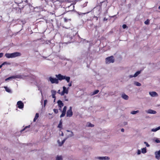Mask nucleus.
<instances>
[{"label":"nucleus","mask_w":160,"mask_h":160,"mask_svg":"<svg viewBox=\"0 0 160 160\" xmlns=\"http://www.w3.org/2000/svg\"><path fill=\"white\" fill-rule=\"evenodd\" d=\"M21 54L20 52H16L11 53H6L5 56L8 58H14L20 56Z\"/></svg>","instance_id":"1"},{"label":"nucleus","mask_w":160,"mask_h":160,"mask_svg":"<svg viewBox=\"0 0 160 160\" xmlns=\"http://www.w3.org/2000/svg\"><path fill=\"white\" fill-rule=\"evenodd\" d=\"M56 77L57 79L58 80L62 81V80L65 79L68 82H69L70 78L69 77H66L65 76H63L61 74H58V75H56Z\"/></svg>","instance_id":"2"},{"label":"nucleus","mask_w":160,"mask_h":160,"mask_svg":"<svg viewBox=\"0 0 160 160\" xmlns=\"http://www.w3.org/2000/svg\"><path fill=\"white\" fill-rule=\"evenodd\" d=\"M114 62V59L113 56H111L105 59V62L107 64L113 63Z\"/></svg>","instance_id":"3"},{"label":"nucleus","mask_w":160,"mask_h":160,"mask_svg":"<svg viewBox=\"0 0 160 160\" xmlns=\"http://www.w3.org/2000/svg\"><path fill=\"white\" fill-rule=\"evenodd\" d=\"M49 80L52 83L58 84L59 82L58 79L55 78H53L50 77L49 78Z\"/></svg>","instance_id":"4"},{"label":"nucleus","mask_w":160,"mask_h":160,"mask_svg":"<svg viewBox=\"0 0 160 160\" xmlns=\"http://www.w3.org/2000/svg\"><path fill=\"white\" fill-rule=\"evenodd\" d=\"M72 107H70L69 109L67 111L66 115L67 117H72L73 114V112L72 110Z\"/></svg>","instance_id":"5"},{"label":"nucleus","mask_w":160,"mask_h":160,"mask_svg":"<svg viewBox=\"0 0 160 160\" xmlns=\"http://www.w3.org/2000/svg\"><path fill=\"white\" fill-rule=\"evenodd\" d=\"M68 88H67L65 86H63V91L61 92V95L63 96L65 93L66 94H68Z\"/></svg>","instance_id":"6"},{"label":"nucleus","mask_w":160,"mask_h":160,"mask_svg":"<svg viewBox=\"0 0 160 160\" xmlns=\"http://www.w3.org/2000/svg\"><path fill=\"white\" fill-rule=\"evenodd\" d=\"M17 104L18 105V108L20 109H22L23 108L24 104L21 101L18 102Z\"/></svg>","instance_id":"7"},{"label":"nucleus","mask_w":160,"mask_h":160,"mask_svg":"<svg viewBox=\"0 0 160 160\" xmlns=\"http://www.w3.org/2000/svg\"><path fill=\"white\" fill-rule=\"evenodd\" d=\"M155 158L158 160L160 159V150L158 151H156L155 152Z\"/></svg>","instance_id":"8"},{"label":"nucleus","mask_w":160,"mask_h":160,"mask_svg":"<svg viewBox=\"0 0 160 160\" xmlns=\"http://www.w3.org/2000/svg\"><path fill=\"white\" fill-rule=\"evenodd\" d=\"M145 112L151 114H155L157 113V112L156 111L151 109H149L148 110H146Z\"/></svg>","instance_id":"9"},{"label":"nucleus","mask_w":160,"mask_h":160,"mask_svg":"<svg viewBox=\"0 0 160 160\" xmlns=\"http://www.w3.org/2000/svg\"><path fill=\"white\" fill-rule=\"evenodd\" d=\"M97 158L99 160H106L110 159V158L107 156L99 157H97Z\"/></svg>","instance_id":"10"},{"label":"nucleus","mask_w":160,"mask_h":160,"mask_svg":"<svg viewBox=\"0 0 160 160\" xmlns=\"http://www.w3.org/2000/svg\"><path fill=\"white\" fill-rule=\"evenodd\" d=\"M141 73V71H138L137 72L133 75H130L128 77L129 78H131L133 77H137L139 74Z\"/></svg>","instance_id":"11"},{"label":"nucleus","mask_w":160,"mask_h":160,"mask_svg":"<svg viewBox=\"0 0 160 160\" xmlns=\"http://www.w3.org/2000/svg\"><path fill=\"white\" fill-rule=\"evenodd\" d=\"M149 94L152 97H157L158 96V93L155 92H149Z\"/></svg>","instance_id":"12"},{"label":"nucleus","mask_w":160,"mask_h":160,"mask_svg":"<svg viewBox=\"0 0 160 160\" xmlns=\"http://www.w3.org/2000/svg\"><path fill=\"white\" fill-rule=\"evenodd\" d=\"M58 106L60 108H61L63 106L64 104L62 103V102L60 100H59L57 102Z\"/></svg>","instance_id":"13"},{"label":"nucleus","mask_w":160,"mask_h":160,"mask_svg":"<svg viewBox=\"0 0 160 160\" xmlns=\"http://www.w3.org/2000/svg\"><path fill=\"white\" fill-rule=\"evenodd\" d=\"M4 88L5 89V90L7 92L10 93H12V91L10 88L6 86H5L4 87Z\"/></svg>","instance_id":"14"},{"label":"nucleus","mask_w":160,"mask_h":160,"mask_svg":"<svg viewBox=\"0 0 160 160\" xmlns=\"http://www.w3.org/2000/svg\"><path fill=\"white\" fill-rule=\"evenodd\" d=\"M121 97L122 98L126 100H128L129 98L128 96L125 93L122 94L121 95Z\"/></svg>","instance_id":"15"},{"label":"nucleus","mask_w":160,"mask_h":160,"mask_svg":"<svg viewBox=\"0 0 160 160\" xmlns=\"http://www.w3.org/2000/svg\"><path fill=\"white\" fill-rule=\"evenodd\" d=\"M51 92L52 98H56L55 95L56 93V91L54 90H52Z\"/></svg>","instance_id":"16"},{"label":"nucleus","mask_w":160,"mask_h":160,"mask_svg":"<svg viewBox=\"0 0 160 160\" xmlns=\"http://www.w3.org/2000/svg\"><path fill=\"white\" fill-rule=\"evenodd\" d=\"M67 139V138H66L65 139H64V140H63L61 143L60 141L58 140V143L59 144V146H62V145L63 144V143L64 142H65V141H66V140Z\"/></svg>","instance_id":"17"},{"label":"nucleus","mask_w":160,"mask_h":160,"mask_svg":"<svg viewBox=\"0 0 160 160\" xmlns=\"http://www.w3.org/2000/svg\"><path fill=\"white\" fill-rule=\"evenodd\" d=\"M56 160H63L62 156L57 155L56 157Z\"/></svg>","instance_id":"18"},{"label":"nucleus","mask_w":160,"mask_h":160,"mask_svg":"<svg viewBox=\"0 0 160 160\" xmlns=\"http://www.w3.org/2000/svg\"><path fill=\"white\" fill-rule=\"evenodd\" d=\"M160 129V126H159L158 127L155 128H152L151 129L152 132H155L157 131Z\"/></svg>","instance_id":"19"},{"label":"nucleus","mask_w":160,"mask_h":160,"mask_svg":"<svg viewBox=\"0 0 160 160\" xmlns=\"http://www.w3.org/2000/svg\"><path fill=\"white\" fill-rule=\"evenodd\" d=\"M141 152L143 154L147 152V149L146 147L141 149Z\"/></svg>","instance_id":"20"},{"label":"nucleus","mask_w":160,"mask_h":160,"mask_svg":"<svg viewBox=\"0 0 160 160\" xmlns=\"http://www.w3.org/2000/svg\"><path fill=\"white\" fill-rule=\"evenodd\" d=\"M99 92V91L98 90H96L94 92L91 93V96L93 95L98 93Z\"/></svg>","instance_id":"21"},{"label":"nucleus","mask_w":160,"mask_h":160,"mask_svg":"<svg viewBox=\"0 0 160 160\" xmlns=\"http://www.w3.org/2000/svg\"><path fill=\"white\" fill-rule=\"evenodd\" d=\"M39 117V114L38 113H36L34 118L33 119V122H35L36 121V120H37L38 118Z\"/></svg>","instance_id":"22"},{"label":"nucleus","mask_w":160,"mask_h":160,"mask_svg":"<svg viewBox=\"0 0 160 160\" xmlns=\"http://www.w3.org/2000/svg\"><path fill=\"white\" fill-rule=\"evenodd\" d=\"M58 128H62V121L61 120L59 122V123L58 126Z\"/></svg>","instance_id":"23"},{"label":"nucleus","mask_w":160,"mask_h":160,"mask_svg":"<svg viewBox=\"0 0 160 160\" xmlns=\"http://www.w3.org/2000/svg\"><path fill=\"white\" fill-rule=\"evenodd\" d=\"M13 79L16 78H21V76L19 75H16L15 76H13Z\"/></svg>","instance_id":"24"},{"label":"nucleus","mask_w":160,"mask_h":160,"mask_svg":"<svg viewBox=\"0 0 160 160\" xmlns=\"http://www.w3.org/2000/svg\"><path fill=\"white\" fill-rule=\"evenodd\" d=\"M134 84L137 86H140L141 85V84L138 82H135Z\"/></svg>","instance_id":"25"},{"label":"nucleus","mask_w":160,"mask_h":160,"mask_svg":"<svg viewBox=\"0 0 160 160\" xmlns=\"http://www.w3.org/2000/svg\"><path fill=\"white\" fill-rule=\"evenodd\" d=\"M139 112V110H137V111H132L131 112V114H135L136 113Z\"/></svg>","instance_id":"26"},{"label":"nucleus","mask_w":160,"mask_h":160,"mask_svg":"<svg viewBox=\"0 0 160 160\" xmlns=\"http://www.w3.org/2000/svg\"><path fill=\"white\" fill-rule=\"evenodd\" d=\"M70 134H69L68 136V137L67 138L69 137H72V136H73V135H74V134L73 133V132L71 131L70 132Z\"/></svg>","instance_id":"27"},{"label":"nucleus","mask_w":160,"mask_h":160,"mask_svg":"<svg viewBox=\"0 0 160 160\" xmlns=\"http://www.w3.org/2000/svg\"><path fill=\"white\" fill-rule=\"evenodd\" d=\"M66 113V112L62 111V113L60 116V118H62V117L64 116L65 115Z\"/></svg>","instance_id":"28"},{"label":"nucleus","mask_w":160,"mask_h":160,"mask_svg":"<svg viewBox=\"0 0 160 160\" xmlns=\"http://www.w3.org/2000/svg\"><path fill=\"white\" fill-rule=\"evenodd\" d=\"M2 64L3 66L4 65H10L11 64V63L10 62H4L3 63H2Z\"/></svg>","instance_id":"29"},{"label":"nucleus","mask_w":160,"mask_h":160,"mask_svg":"<svg viewBox=\"0 0 160 160\" xmlns=\"http://www.w3.org/2000/svg\"><path fill=\"white\" fill-rule=\"evenodd\" d=\"M13 79V76H11V77H10L6 79H5V81H7L8 80H11V79Z\"/></svg>","instance_id":"30"},{"label":"nucleus","mask_w":160,"mask_h":160,"mask_svg":"<svg viewBox=\"0 0 160 160\" xmlns=\"http://www.w3.org/2000/svg\"><path fill=\"white\" fill-rule=\"evenodd\" d=\"M87 126L88 127H92L94 126V125L92 124L91 123H88L87 124Z\"/></svg>","instance_id":"31"},{"label":"nucleus","mask_w":160,"mask_h":160,"mask_svg":"<svg viewBox=\"0 0 160 160\" xmlns=\"http://www.w3.org/2000/svg\"><path fill=\"white\" fill-rule=\"evenodd\" d=\"M149 20H148V19L147 20L144 22V23L146 25H148L149 24Z\"/></svg>","instance_id":"32"},{"label":"nucleus","mask_w":160,"mask_h":160,"mask_svg":"<svg viewBox=\"0 0 160 160\" xmlns=\"http://www.w3.org/2000/svg\"><path fill=\"white\" fill-rule=\"evenodd\" d=\"M89 12H87L86 13H81V12H78V13L79 15H82V14H85L86 13H88Z\"/></svg>","instance_id":"33"},{"label":"nucleus","mask_w":160,"mask_h":160,"mask_svg":"<svg viewBox=\"0 0 160 160\" xmlns=\"http://www.w3.org/2000/svg\"><path fill=\"white\" fill-rule=\"evenodd\" d=\"M67 108V107L66 106H65L63 108L62 111L66 112Z\"/></svg>","instance_id":"34"},{"label":"nucleus","mask_w":160,"mask_h":160,"mask_svg":"<svg viewBox=\"0 0 160 160\" xmlns=\"http://www.w3.org/2000/svg\"><path fill=\"white\" fill-rule=\"evenodd\" d=\"M71 20V19H68L66 18H64V22H67L68 21H70Z\"/></svg>","instance_id":"35"},{"label":"nucleus","mask_w":160,"mask_h":160,"mask_svg":"<svg viewBox=\"0 0 160 160\" xmlns=\"http://www.w3.org/2000/svg\"><path fill=\"white\" fill-rule=\"evenodd\" d=\"M53 111L55 113H57L58 112V109H53Z\"/></svg>","instance_id":"36"},{"label":"nucleus","mask_w":160,"mask_h":160,"mask_svg":"<svg viewBox=\"0 0 160 160\" xmlns=\"http://www.w3.org/2000/svg\"><path fill=\"white\" fill-rule=\"evenodd\" d=\"M144 143L147 147H150V145L147 142H144Z\"/></svg>","instance_id":"37"},{"label":"nucleus","mask_w":160,"mask_h":160,"mask_svg":"<svg viewBox=\"0 0 160 160\" xmlns=\"http://www.w3.org/2000/svg\"><path fill=\"white\" fill-rule=\"evenodd\" d=\"M155 142L157 143H159L160 142V140H159L158 139H156L155 140Z\"/></svg>","instance_id":"38"},{"label":"nucleus","mask_w":160,"mask_h":160,"mask_svg":"<svg viewBox=\"0 0 160 160\" xmlns=\"http://www.w3.org/2000/svg\"><path fill=\"white\" fill-rule=\"evenodd\" d=\"M141 153V151L140 150L138 149V150L137 154L138 155H140Z\"/></svg>","instance_id":"39"},{"label":"nucleus","mask_w":160,"mask_h":160,"mask_svg":"<svg viewBox=\"0 0 160 160\" xmlns=\"http://www.w3.org/2000/svg\"><path fill=\"white\" fill-rule=\"evenodd\" d=\"M47 102V100H45L44 101V107H45L46 104Z\"/></svg>","instance_id":"40"},{"label":"nucleus","mask_w":160,"mask_h":160,"mask_svg":"<svg viewBox=\"0 0 160 160\" xmlns=\"http://www.w3.org/2000/svg\"><path fill=\"white\" fill-rule=\"evenodd\" d=\"M122 27L123 29H125L127 27V26L125 24H123L122 26Z\"/></svg>","instance_id":"41"},{"label":"nucleus","mask_w":160,"mask_h":160,"mask_svg":"<svg viewBox=\"0 0 160 160\" xmlns=\"http://www.w3.org/2000/svg\"><path fill=\"white\" fill-rule=\"evenodd\" d=\"M30 127V125H28V126H26V127H25V128H24L23 129H22V131H24V130L25 129H26V128H29Z\"/></svg>","instance_id":"42"},{"label":"nucleus","mask_w":160,"mask_h":160,"mask_svg":"<svg viewBox=\"0 0 160 160\" xmlns=\"http://www.w3.org/2000/svg\"><path fill=\"white\" fill-rule=\"evenodd\" d=\"M3 55V53L1 52L0 53V58L2 57Z\"/></svg>","instance_id":"43"},{"label":"nucleus","mask_w":160,"mask_h":160,"mask_svg":"<svg viewBox=\"0 0 160 160\" xmlns=\"http://www.w3.org/2000/svg\"><path fill=\"white\" fill-rule=\"evenodd\" d=\"M81 0H76L73 2V3L74 4H75V3H76V2L77 1H80Z\"/></svg>","instance_id":"44"},{"label":"nucleus","mask_w":160,"mask_h":160,"mask_svg":"<svg viewBox=\"0 0 160 160\" xmlns=\"http://www.w3.org/2000/svg\"><path fill=\"white\" fill-rule=\"evenodd\" d=\"M68 86L69 87H71L72 86V82L68 84Z\"/></svg>","instance_id":"45"},{"label":"nucleus","mask_w":160,"mask_h":160,"mask_svg":"<svg viewBox=\"0 0 160 160\" xmlns=\"http://www.w3.org/2000/svg\"><path fill=\"white\" fill-rule=\"evenodd\" d=\"M60 90H59L58 91L57 93L61 95V93L60 92Z\"/></svg>","instance_id":"46"},{"label":"nucleus","mask_w":160,"mask_h":160,"mask_svg":"<svg viewBox=\"0 0 160 160\" xmlns=\"http://www.w3.org/2000/svg\"><path fill=\"white\" fill-rule=\"evenodd\" d=\"M60 134L62 136H63V132L61 131V133H60Z\"/></svg>","instance_id":"47"},{"label":"nucleus","mask_w":160,"mask_h":160,"mask_svg":"<svg viewBox=\"0 0 160 160\" xmlns=\"http://www.w3.org/2000/svg\"><path fill=\"white\" fill-rule=\"evenodd\" d=\"M121 131L122 132H124V129L123 128H122L121 130Z\"/></svg>","instance_id":"48"},{"label":"nucleus","mask_w":160,"mask_h":160,"mask_svg":"<svg viewBox=\"0 0 160 160\" xmlns=\"http://www.w3.org/2000/svg\"><path fill=\"white\" fill-rule=\"evenodd\" d=\"M107 19L106 18H104V19H103V21H107Z\"/></svg>","instance_id":"49"},{"label":"nucleus","mask_w":160,"mask_h":160,"mask_svg":"<svg viewBox=\"0 0 160 160\" xmlns=\"http://www.w3.org/2000/svg\"><path fill=\"white\" fill-rule=\"evenodd\" d=\"M124 124L125 125H127V122H124Z\"/></svg>","instance_id":"50"},{"label":"nucleus","mask_w":160,"mask_h":160,"mask_svg":"<svg viewBox=\"0 0 160 160\" xmlns=\"http://www.w3.org/2000/svg\"><path fill=\"white\" fill-rule=\"evenodd\" d=\"M3 65H2V64L1 65H0V68H1L2 67V66H3Z\"/></svg>","instance_id":"51"},{"label":"nucleus","mask_w":160,"mask_h":160,"mask_svg":"<svg viewBox=\"0 0 160 160\" xmlns=\"http://www.w3.org/2000/svg\"><path fill=\"white\" fill-rule=\"evenodd\" d=\"M54 101H53V102H55V99H56V98H54Z\"/></svg>","instance_id":"52"},{"label":"nucleus","mask_w":160,"mask_h":160,"mask_svg":"<svg viewBox=\"0 0 160 160\" xmlns=\"http://www.w3.org/2000/svg\"><path fill=\"white\" fill-rule=\"evenodd\" d=\"M59 110H60V111H61V108H60L59 109Z\"/></svg>","instance_id":"53"},{"label":"nucleus","mask_w":160,"mask_h":160,"mask_svg":"<svg viewBox=\"0 0 160 160\" xmlns=\"http://www.w3.org/2000/svg\"><path fill=\"white\" fill-rule=\"evenodd\" d=\"M67 132H71V131H69V130H67Z\"/></svg>","instance_id":"54"},{"label":"nucleus","mask_w":160,"mask_h":160,"mask_svg":"<svg viewBox=\"0 0 160 160\" xmlns=\"http://www.w3.org/2000/svg\"><path fill=\"white\" fill-rule=\"evenodd\" d=\"M158 9H160V6H159V7H158Z\"/></svg>","instance_id":"55"},{"label":"nucleus","mask_w":160,"mask_h":160,"mask_svg":"<svg viewBox=\"0 0 160 160\" xmlns=\"http://www.w3.org/2000/svg\"><path fill=\"white\" fill-rule=\"evenodd\" d=\"M66 101H68V99H66Z\"/></svg>","instance_id":"56"},{"label":"nucleus","mask_w":160,"mask_h":160,"mask_svg":"<svg viewBox=\"0 0 160 160\" xmlns=\"http://www.w3.org/2000/svg\"><path fill=\"white\" fill-rule=\"evenodd\" d=\"M41 92H42V91H41ZM41 94H42V92H41Z\"/></svg>","instance_id":"57"},{"label":"nucleus","mask_w":160,"mask_h":160,"mask_svg":"<svg viewBox=\"0 0 160 160\" xmlns=\"http://www.w3.org/2000/svg\"><path fill=\"white\" fill-rule=\"evenodd\" d=\"M12 160H14L13 159H12Z\"/></svg>","instance_id":"58"}]
</instances>
